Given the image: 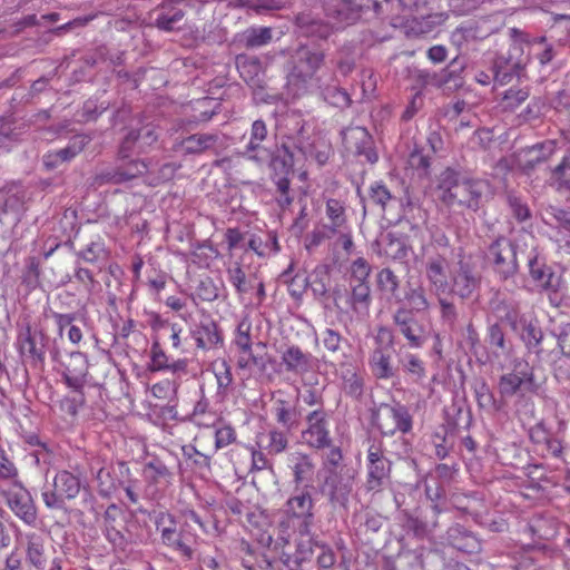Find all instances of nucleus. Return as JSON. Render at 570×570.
Wrapping results in <instances>:
<instances>
[{
    "instance_id": "nucleus-30",
    "label": "nucleus",
    "mask_w": 570,
    "mask_h": 570,
    "mask_svg": "<svg viewBox=\"0 0 570 570\" xmlns=\"http://www.w3.org/2000/svg\"><path fill=\"white\" fill-rule=\"evenodd\" d=\"M144 473L146 478L154 483H170L173 479L171 471L157 458L146 463Z\"/></svg>"
},
{
    "instance_id": "nucleus-56",
    "label": "nucleus",
    "mask_w": 570,
    "mask_h": 570,
    "mask_svg": "<svg viewBox=\"0 0 570 570\" xmlns=\"http://www.w3.org/2000/svg\"><path fill=\"white\" fill-rule=\"evenodd\" d=\"M547 214L554 219L557 224L570 230V210L557 206H549Z\"/></svg>"
},
{
    "instance_id": "nucleus-36",
    "label": "nucleus",
    "mask_w": 570,
    "mask_h": 570,
    "mask_svg": "<svg viewBox=\"0 0 570 570\" xmlns=\"http://www.w3.org/2000/svg\"><path fill=\"white\" fill-rule=\"evenodd\" d=\"M227 274L228 281L234 285L238 294H245L253 287L252 281L246 278L239 264L228 268Z\"/></svg>"
},
{
    "instance_id": "nucleus-43",
    "label": "nucleus",
    "mask_w": 570,
    "mask_h": 570,
    "mask_svg": "<svg viewBox=\"0 0 570 570\" xmlns=\"http://www.w3.org/2000/svg\"><path fill=\"white\" fill-rule=\"evenodd\" d=\"M343 389L348 395L358 397L363 392V379L356 372L347 370L343 375Z\"/></svg>"
},
{
    "instance_id": "nucleus-53",
    "label": "nucleus",
    "mask_w": 570,
    "mask_h": 570,
    "mask_svg": "<svg viewBox=\"0 0 570 570\" xmlns=\"http://www.w3.org/2000/svg\"><path fill=\"white\" fill-rule=\"evenodd\" d=\"M235 441V431L230 426H222L215 431V449H223Z\"/></svg>"
},
{
    "instance_id": "nucleus-61",
    "label": "nucleus",
    "mask_w": 570,
    "mask_h": 570,
    "mask_svg": "<svg viewBox=\"0 0 570 570\" xmlns=\"http://www.w3.org/2000/svg\"><path fill=\"white\" fill-rule=\"evenodd\" d=\"M404 368L407 373L414 375L417 380L425 375V370L422 361L415 355H407L404 363Z\"/></svg>"
},
{
    "instance_id": "nucleus-57",
    "label": "nucleus",
    "mask_w": 570,
    "mask_h": 570,
    "mask_svg": "<svg viewBox=\"0 0 570 570\" xmlns=\"http://www.w3.org/2000/svg\"><path fill=\"white\" fill-rule=\"evenodd\" d=\"M322 336L323 345L327 351L337 352L340 350L342 336L338 332L332 328H326Z\"/></svg>"
},
{
    "instance_id": "nucleus-62",
    "label": "nucleus",
    "mask_w": 570,
    "mask_h": 570,
    "mask_svg": "<svg viewBox=\"0 0 570 570\" xmlns=\"http://www.w3.org/2000/svg\"><path fill=\"white\" fill-rule=\"evenodd\" d=\"M268 136V129L264 120H255L249 130V139L255 141H265Z\"/></svg>"
},
{
    "instance_id": "nucleus-23",
    "label": "nucleus",
    "mask_w": 570,
    "mask_h": 570,
    "mask_svg": "<svg viewBox=\"0 0 570 570\" xmlns=\"http://www.w3.org/2000/svg\"><path fill=\"white\" fill-rule=\"evenodd\" d=\"M529 273L532 281L542 289H556L559 283L558 277L547 264L534 256L529 259Z\"/></svg>"
},
{
    "instance_id": "nucleus-37",
    "label": "nucleus",
    "mask_w": 570,
    "mask_h": 570,
    "mask_svg": "<svg viewBox=\"0 0 570 570\" xmlns=\"http://www.w3.org/2000/svg\"><path fill=\"white\" fill-rule=\"evenodd\" d=\"M474 394L480 407L488 411L495 410L494 396L484 381L480 380L475 382Z\"/></svg>"
},
{
    "instance_id": "nucleus-39",
    "label": "nucleus",
    "mask_w": 570,
    "mask_h": 570,
    "mask_svg": "<svg viewBox=\"0 0 570 570\" xmlns=\"http://www.w3.org/2000/svg\"><path fill=\"white\" fill-rule=\"evenodd\" d=\"M488 342L490 346L497 348V351H494L497 356L508 354L509 347L507 345L504 334L498 324H493L489 327Z\"/></svg>"
},
{
    "instance_id": "nucleus-11",
    "label": "nucleus",
    "mask_w": 570,
    "mask_h": 570,
    "mask_svg": "<svg viewBox=\"0 0 570 570\" xmlns=\"http://www.w3.org/2000/svg\"><path fill=\"white\" fill-rule=\"evenodd\" d=\"M88 364L87 360L81 353H72L70 355V363L66 366L63 377L67 385L75 392L79 393L72 399L71 412L76 413V404H83L82 387L87 382Z\"/></svg>"
},
{
    "instance_id": "nucleus-29",
    "label": "nucleus",
    "mask_w": 570,
    "mask_h": 570,
    "mask_svg": "<svg viewBox=\"0 0 570 570\" xmlns=\"http://www.w3.org/2000/svg\"><path fill=\"white\" fill-rule=\"evenodd\" d=\"M517 333L520 335L528 350L534 351L537 354L540 352L539 345L543 338V334L537 323L525 320L521 323L520 331Z\"/></svg>"
},
{
    "instance_id": "nucleus-41",
    "label": "nucleus",
    "mask_w": 570,
    "mask_h": 570,
    "mask_svg": "<svg viewBox=\"0 0 570 570\" xmlns=\"http://www.w3.org/2000/svg\"><path fill=\"white\" fill-rule=\"evenodd\" d=\"M405 299L412 311L423 312L429 308V302L425 295V289L421 286L411 288L405 294Z\"/></svg>"
},
{
    "instance_id": "nucleus-21",
    "label": "nucleus",
    "mask_w": 570,
    "mask_h": 570,
    "mask_svg": "<svg viewBox=\"0 0 570 570\" xmlns=\"http://www.w3.org/2000/svg\"><path fill=\"white\" fill-rule=\"evenodd\" d=\"M147 170V165L139 160H132L125 167L111 169L101 173L96 177V183L101 186L104 184H121L131 180Z\"/></svg>"
},
{
    "instance_id": "nucleus-33",
    "label": "nucleus",
    "mask_w": 570,
    "mask_h": 570,
    "mask_svg": "<svg viewBox=\"0 0 570 570\" xmlns=\"http://www.w3.org/2000/svg\"><path fill=\"white\" fill-rule=\"evenodd\" d=\"M272 40V29L267 27L252 28L244 33L246 48H258Z\"/></svg>"
},
{
    "instance_id": "nucleus-63",
    "label": "nucleus",
    "mask_w": 570,
    "mask_h": 570,
    "mask_svg": "<svg viewBox=\"0 0 570 570\" xmlns=\"http://www.w3.org/2000/svg\"><path fill=\"white\" fill-rule=\"evenodd\" d=\"M184 17V13L180 10L175 11L171 16L161 14L157 19V26L163 30H173L175 24L180 21Z\"/></svg>"
},
{
    "instance_id": "nucleus-50",
    "label": "nucleus",
    "mask_w": 570,
    "mask_h": 570,
    "mask_svg": "<svg viewBox=\"0 0 570 570\" xmlns=\"http://www.w3.org/2000/svg\"><path fill=\"white\" fill-rule=\"evenodd\" d=\"M324 97L331 105L338 108H345L351 105V98L347 92L338 88H328Z\"/></svg>"
},
{
    "instance_id": "nucleus-32",
    "label": "nucleus",
    "mask_w": 570,
    "mask_h": 570,
    "mask_svg": "<svg viewBox=\"0 0 570 570\" xmlns=\"http://www.w3.org/2000/svg\"><path fill=\"white\" fill-rule=\"evenodd\" d=\"M551 181L558 190L570 193V153L552 170Z\"/></svg>"
},
{
    "instance_id": "nucleus-22",
    "label": "nucleus",
    "mask_w": 570,
    "mask_h": 570,
    "mask_svg": "<svg viewBox=\"0 0 570 570\" xmlns=\"http://www.w3.org/2000/svg\"><path fill=\"white\" fill-rule=\"evenodd\" d=\"M553 153L554 142L544 141L523 149L518 156V163L523 170L529 171L548 160Z\"/></svg>"
},
{
    "instance_id": "nucleus-31",
    "label": "nucleus",
    "mask_w": 570,
    "mask_h": 570,
    "mask_svg": "<svg viewBox=\"0 0 570 570\" xmlns=\"http://www.w3.org/2000/svg\"><path fill=\"white\" fill-rule=\"evenodd\" d=\"M264 141H255L248 139L242 156L250 161L262 166L267 164L272 158V151L263 145Z\"/></svg>"
},
{
    "instance_id": "nucleus-2",
    "label": "nucleus",
    "mask_w": 570,
    "mask_h": 570,
    "mask_svg": "<svg viewBox=\"0 0 570 570\" xmlns=\"http://www.w3.org/2000/svg\"><path fill=\"white\" fill-rule=\"evenodd\" d=\"M323 51L308 47H299L293 56V68L288 75V86L293 87L296 95L308 89L314 82L317 70L324 62Z\"/></svg>"
},
{
    "instance_id": "nucleus-1",
    "label": "nucleus",
    "mask_w": 570,
    "mask_h": 570,
    "mask_svg": "<svg viewBox=\"0 0 570 570\" xmlns=\"http://www.w3.org/2000/svg\"><path fill=\"white\" fill-rule=\"evenodd\" d=\"M487 185L481 180L460 179L452 169H445L439 176L438 198L449 207H466L476 210Z\"/></svg>"
},
{
    "instance_id": "nucleus-5",
    "label": "nucleus",
    "mask_w": 570,
    "mask_h": 570,
    "mask_svg": "<svg viewBox=\"0 0 570 570\" xmlns=\"http://www.w3.org/2000/svg\"><path fill=\"white\" fill-rule=\"evenodd\" d=\"M53 489L42 493L45 504L50 509H62L66 500H73L80 492L79 476L67 470L59 471L52 483Z\"/></svg>"
},
{
    "instance_id": "nucleus-45",
    "label": "nucleus",
    "mask_w": 570,
    "mask_h": 570,
    "mask_svg": "<svg viewBox=\"0 0 570 570\" xmlns=\"http://www.w3.org/2000/svg\"><path fill=\"white\" fill-rule=\"evenodd\" d=\"M326 215L334 228L341 227L344 222V206L337 199H328L326 203Z\"/></svg>"
},
{
    "instance_id": "nucleus-12",
    "label": "nucleus",
    "mask_w": 570,
    "mask_h": 570,
    "mask_svg": "<svg viewBox=\"0 0 570 570\" xmlns=\"http://www.w3.org/2000/svg\"><path fill=\"white\" fill-rule=\"evenodd\" d=\"M353 489V478L342 471L328 469L321 488L333 504L345 507Z\"/></svg>"
},
{
    "instance_id": "nucleus-6",
    "label": "nucleus",
    "mask_w": 570,
    "mask_h": 570,
    "mask_svg": "<svg viewBox=\"0 0 570 570\" xmlns=\"http://www.w3.org/2000/svg\"><path fill=\"white\" fill-rule=\"evenodd\" d=\"M305 421L306 428L302 431V442L314 450L331 448L332 439L325 411L317 407L306 415Z\"/></svg>"
},
{
    "instance_id": "nucleus-7",
    "label": "nucleus",
    "mask_w": 570,
    "mask_h": 570,
    "mask_svg": "<svg viewBox=\"0 0 570 570\" xmlns=\"http://www.w3.org/2000/svg\"><path fill=\"white\" fill-rule=\"evenodd\" d=\"M10 510L28 525H35L37 509L31 494L20 484L14 483L1 492Z\"/></svg>"
},
{
    "instance_id": "nucleus-52",
    "label": "nucleus",
    "mask_w": 570,
    "mask_h": 570,
    "mask_svg": "<svg viewBox=\"0 0 570 570\" xmlns=\"http://www.w3.org/2000/svg\"><path fill=\"white\" fill-rule=\"evenodd\" d=\"M407 163L411 168L419 170L422 174H425L428 168L430 167L429 157L417 148L411 151Z\"/></svg>"
},
{
    "instance_id": "nucleus-40",
    "label": "nucleus",
    "mask_w": 570,
    "mask_h": 570,
    "mask_svg": "<svg viewBox=\"0 0 570 570\" xmlns=\"http://www.w3.org/2000/svg\"><path fill=\"white\" fill-rule=\"evenodd\" d=\"M377 285L381 291L395 296L399 289V278L390 268H383L377 274Z\"/></svg>"
},
{
    "instance_id": "nucleus-35",
    "label": "nucleus",
    "mask_w": 570,
    "mask_h": 570,
    "mask_svg": "<svg viewBox=\"0 0 570 570\" xmlns=\"http://www.w3.org/2000/svg\"><path fill=\"white\" fill-rule=\"evenodd\" d=\"M529 97L528 88H510L501 99V106L505 110H514L523 104Z\"/></svg>"
},
{
    "instance_id": "nucleus-59",
    "label": "nucleus",
    "mask_w": 570,
    "mask_h": 570,
    "mask_svg": "<svg viewBox=\"0 0 570 570\" xmlns=\"http://www.w3.org/2000/svg\"><path fill=\"white\" fill-rule=\"evenodd\" d=\"M287 443H288L287 438L283 432L272 431L269 433V443H268L269 452L281 453L286 449Z\"/></svg>"
},
{
    "instance_id": "nucleus-27",
    "label": "nucleus",
    "mask_w": 570,
    "mask_h": 570,
    "mask_svg": "<svg viewBox=\"0 0 570 570\" xmlns=\"http://www.w3.org/2000/svg\"><path fill=\"white\" fill-rule=\"evenodd\" d=\"M353 312L361 318L368 315L371 305V289L367 283H357L352 286L351 297L348 299Z\"/></svg>"
},
{
    "instance_id": "nucleus-25",
    "label": "nucleus",
    "mask_w": 570,
    "mask_h": 570,
    "mask_svg": "<svg viewBox=\"0 0 570 570\" xmlns=\"http://www.w3.org/2000/svg\"><path fill=\"white\" fill-rule=\"evenodd\" d=\"M190 335L196 341L197 347L202 350L210 348L220 341L218 327L209 318L202 321L195 328H191Z\"/></svg>"
},
{
    "instance_id": "nucleus-14",
    "label": "nucleus",
    "mask_w": 570,
    "mask_h": 570,
    "mask_svg": "<svg viewBox=\"0 0 570 570\" xmlns=\"http://www.w3.org/2000/svg\"><path fill=\"white\" fill-rule=\"evenodd\" d=\"M489 256L493 261L495 271L504 278L517 269L515 250L512 243L504 238H498L489 248Z\"/></svg>"
},
{
    "instance_id": "nucleus-51",
    "label": "nucleus",
    "mask_w": 570,
    "mask_h": 570,
    "mask_svg": "<svg viewBox=\"0 0 570 570\" xmlns=\"http://www.w3.org/2000/svg\"><path fill=\"white\" fill-rule=\"evenodd\" d=\"M371 266L364 258L355 259L351 265V275L357 283H367Z\"/></svg>"
},
{
    "instance_id": "nucleus-58",
    "label": "nucleus",
    "mask_w": 570,
    "mask_h": 570,
    "mask_svg": "<svg viewBox=\"0 0 570 570\" xmlns=\"http://www.w3.org/2000/svg\"><path fill=\"white\" fill-rule=\"evenodd\" d=\"M136 136H138L137 148L141 151L157 140V135L150 126H145L136 131Z\"/></svg>"
},
{
    "instance_id": "nucleus-20",
    "label": "nucleus",
    "mask_w": 570,
    "mask_h": 570,
    "mask_svg": "<svg viewBox=\"0 0 570 570\" xmlns=\"http://www.w3.org/2000/svg\"><path fill=\"white\" fill-rule=\"evenodd\" d=\"M282 363L287 372L303 375L314 367L315 358L311 353L304 352L299 346H288L282 354Z\"/></svg>"
},
{
    "instance_id": "nucleus-44",
    "label": "nucleus",
    "mask_w": 570,
    "mask_h": 570,
    "mask_svg": "<svg viewBox=\"0 0 570 570\" xmlns=\"http://www.w3.org/2000/svg\"><path fill=\"white\" fill-rule=\"evenodd\" d=\"M196 535H186L184 530H180L179 538L169 548L177 551L181 557L190 560L194 556L193 544Z\"/></svg>"
},
{
    "instance_id": "nucleus-15",
    "label": "nucleus",
    "mask_w": 570,
    "mask_h": 570,
    "mask_svg": "<svg viewBox=\"0 0 570 570\" xmlns=\"http://www.w3.org/2000/svg\"><path fill=\"white\" fill-rule=\"evenodd\" d=\"M480 276L474 268L465 261L458 262L451 278V289L462 298L470 297L479 287Z\"/></svg>"
},
{
    "instance_id": "nucleus-60",
    "label": "nucleus",
    "mask_w": 570,
    "mask_h": 570,
    "mask_svg": "<svg viewBox=\"0 0 570 570\" xmlns=\"http://www.w3.org/2000/svg\"><path fill=\"white\" fill-rule=\"evenodd\" d=\"M96 479L98 482L99 493L104 497L109 495L114 488L110 472L104 468H100L97 472Z\"/></svg>"
},
{
    "instance_id": "nucleus-47",
    "label": "nucleus",
    "mask_w": 570,
    "mask_h": 570,
    "mask_svg": "<svg viewBox=\"0 0 570 570\" xmlns=\"http://www.w3.org/2000/svg\"><path fill=\"white\" fill-rule=\"evenodd\" d=\"M523 383V379L514 373L503 375L499 383L500 393L502 395H513Z\"/></svg>"
},
{
    "instance_id": "nucleus-38",
    "label": "nucleus",
    "mask_w": 570,
    "mask_h": 570,
    "mask_svg": "<svg viewBox=\"0 0 570 570\" xmlns=\"http://www.w3.org/2000/svg\"><path fill=\"white\" fill-rule=\"evenodd\" d=\"M213 371L217 381L219 391L225 392L233 383L230 366L222 360L213 364Z\"/></svg>"
},
{
    "instance_id": "nucleus-19",
    "label": "nucleus",
    "mask_w": 570,
    "mask_h": 570,
    "mask_svg": "<svg viewBox=\"0 0 570 570\" xmlns=\"http://www.w3.org/2000/svg\"><path fill=\"white\" fill-rule=\"evenodd\" d=\"M345 147L357 155H364L370 163L377 160V155L371 150V136L363 127L347 128L343 131Z\"/></svg>"
},
{
    "instance_id": "nucleus-26",
    "label": "nucleus",
    "mask_w": 570,
    "mask_h": 570,
    "mask_svg": "<svg viewBox=\"0 0 570 570\" xmlns=\"http://www.w3.org/2000/svg\"><path fill=\"white\" fill-rule=\"evenodd\" d=\"M289 463L296 484H302L312 480L315 471V464L308 454L293 452L289 454Z\"/></svg>"
},
{
    "instance_id": "nucleus-3",
    "label": "nucleus",
    "mask_w": 570,
    "mask_h": 570,
    "mask_svg": "<svg viewBox=\"0 0 570 570\" xmlns=\"http://www.w3.org/2000/svg\"><path fill=\"white\" fill-rule=\"evenodd\" d=\"M524 47H527V45L514 41L510 46L507 55H501L495 59L492 76L484 71H479L475 75V80L481 85H489L493 77L500 85L508 83L529 61V56L525 55Z\"/></svg>"
},
{
    "instance_id": "nucleus-17",
    "label": "nucleus",
    "mask_w": 570,
    "mask_h": 570,
    "mask_svg": "<svg viewBox=\"0 0 570 570\" xmlns=\"http://www.w3.org/2000/svg\"><path fill=\"white\" fill-rule=\"evenodd\" d=\"M313 499L307 491L291 497L284 508V513L288 518L302 520L301 532L307 533L313 520Z\"/></svg>"
},
{
    "instance_id": "nucleus-42",
    "label": "nucleus",
    "mask_w": 570,
    "mask_h": 570,
    "mask_svg": "<svg viewBox=\"0 0 570 570\" xmlns=\"http://www.w3.org/2000/svg\"><path fill=\"white\" fill-rule=\"evenodd\" d=\"M235 344L243 354H250L252 338H250V323L242 321L237 326Z\"/></svg>"
},
{
    "instance_id": "nucleus-49",
    "label": "nucleus",
    "mask_w": 570,
    "mask_h": 570,
    "mask_svg": "<svg viewBox=\"0 0 570 570\" xmlns=\"http://www.w3.org/2000/svg\"><path fill=\"white\" fill-rule=\"evenodd\" d=\"M384 253L393 259H401L406 256V248L401 239L387 235L386 243L384 244Z\"/></svg>"
},
{
    "instance_id": "nucleus-18",
    "label": "nucleus",
    "mask_w": 570,
    "mask_h": 570,
    "mask_svg": "<svg viewBox=\"0 0 570 570\" xmlns=\"http://www.w3.org/2000/svg\"><path fill=\"white\" fill-rule=\"evenodd\" d=\"M425 274L431 287L438 294L450 293L453 269H450L449 262L444 257L438 256L429 259Z\"/></svg>"
},
{
    "instance_id": "nucleus-10",
    "label": "nucleus",
    "mask_w": 570,
    "mask_h": 570,
    "mask_svg": "<svg viewBox=\"0 0 570 570\" xmlns=\"http://www.w3.org/2000/svg\"><path fill=\"white\" fill-rule=\"evenodd\" d=\"M376 424L383 434L393 435L396 432H409L412 428V419L404 406L385 405L376 415Z\"/></svg>"
},
{
    "instance_id": "nucleus-46",
    "label": "nucleus",
    "mask_w": 570,
    "mask_h": 570,
    "mask_svg": "<svg viewBox=\"0 0 570 570\" xmlns=\"http://www.w3.org/2000/svg\"><path fill=\"white\" fill-rule=\"evenodd\" d=\"M507 200L515 219L524 222L531 217L528 205L520 197L509 194Z\"/></svg>"
},
{
    "instance_id": "nucleus-24",
    "label": "nucleus",
    "mask_w": 570,
    "mask_h": 570,
    "mask_svg": "<svg viewBox=\"0 0 570 570\" xmlns=\"http://www.w3.org/2000/svg\"><path fill=\"white\" fill-rule=\"evenodd\" d=\"M446 540L453 548L466 553H476L481 550L480 541L460 525L448 530Z\"/></svg>"
},
{
    "instance_id": "nucleus-4",
    "label": "nucleus",
    "mask_w": 570,
    "mask_h": 570,
    "mask_svg": "<svg viewBox=\"0 0 570 570\" xmlns=\"http://www.w3.org/2000/svg\"><path fill=\"white\" fill-rule=\"evenodd\" d=\"M374 341L375 347L368 360L371 371L375 377L389 380L395 374L392 364L394 335L391 330L380 327Z\"/></svg>"
},
{
    "instance_id": "nucleus-16",
    "label": "nucleus",
    "mask_w": 570,
    "mask_h": 570,
    "mask_svg": "<svg viewBox=\"0 0 570 570\" xmlns=\"http://www.w3.org/2000/svg\"><path fill=\"white\" fill-rule=\"evenodd\" d=\"M393 320L411 347L416 348L423 345L426 340L424 326L415 320L411 311L399 308Z\"/></svg>"
},
{
    "instance_id": "nucleus-9",
    "label": "nucleus",
    "mask_w": 570,
    "mask_h": 570,
    "mask_svg": "<svg viewBox=\"0 0 570 570\" xmlns=\"http://www.w3.org/2000/svg\"><path fill=\"white\" fill-rule=\"evenodd\" d=\"M391 462L383 455L379 444H371L367 450V480L370 491H380L389 481Z\"/></svg>"
},
{
    "instance_id": "nucleus-13",
    "label": "nucleus",
    "mask_w": 570,
    "mask_h": 570,
    "mask_svg": "<svg viewBox=\"0 0 570 570\" xmlns=\"http://www.w3.org/2000/svg\"><path fill=\"white\" fill-rule=\"evenodd\" d=\"M272 401L271 411L277 423L287 430L296 428L301 416L297 410V399L277 391L273 394Z\"/></svg>"
},
{
    "instance_id": "nucleus-8",
    "label": "nucleus",
    "mask_w": 570,
    "mask_h": 570,
    "mask_svg": "<svg viewBox=\"0 0 570 570\" xmlns=\"http://www.w3.org/2000/svg\"><path fill=\"white\" fill-rule=\"evenodd\" d=\"M18 548L24 553L26 561L36 570H45L49 556L46 538L38 532H20L17 537Z\"/></svg>"
},
{
    "instance_id": "nucleus-64",
    "label": "nucleus",
    "mask_w": 570,
    "mask_h": 570,
    "mask_svg": "<svg viewBox=\"0 0 570 570\" xmlns=\"http://www.w3.org/2000/svg\"><path fill=\"white\" fill-rule=\"evenodd\" d=\"M138 136H136V131L131 130L128 132V135L125 137L124 141L121 142L119 154L122 158H127L130 156V154L134 151V147L137 145Z\"/></svg>"
},
{
    "instance_id": "nucleus-54",
    "label": "nucleus",
    "mask_w": 570,
    "mask_h": 570,
    "mask_svg": "<svg viewBox=\"0 0 570 570\" xmlns=\"http://www.w3.org/2000/svg\"><path fill=\"white\" fill-rule=\"evenodd\" d=\"M170 358L156 343L151 347V370L161 371L166 370L169 365Z\"/></svg>"
},
{
    "instance_id": "nucleus-55",
    "label": "nucleus",
    "mask_w": 570,
    "mask_h": 570,
    "mask_svg": "<svg viewBox=\"0 0 570 570\" xmlns=\"http://www.w3.org/2000/svg\"><path fill=\"white\" fill-rule=\"evenodd\" d=\"M197 295L205 302H213L218 297V289L214 282L207 278L199 283Z\"/></svg>"
},
{
    "instance_id": "nucleus-34",
    "label": "nucleus",
    "mask_w": 570,
    "mask_h": 570,
    "mask_svg": "<svg viewBox=\"0 0 570 570\" xmlns=\"http://www.w3.org/2000/svg\"><path fill=\"white\" fill-rule=\"evenodd\" d=\"M89 141L90 138L87 135H77L71 139L67 147L61 148L56 153L62 163L69 161L81 153Z\"/></svg>"
},
{
    "instance_id": "nucleus-48",
    "label": "nucleus",
    "mask_w": 570,
    "mask_h": 570,
    "mask_svg": "<svg viewBox=\"0 0 570 570\" xmlns=\"http://www.w3.org/2000/svg\"><path fill=\"white\" fill-rule=\"evenodd\" d=\"M392 195L390 190L381 183H374L370 187V200L384 208L387 202H390Z\"/></svg>"
},
{
    "instance_id": "nucleus-28",
    "label": "nucleus",
    "mask_w": 570,
    "mask_h": 570,
    "mask_svg": "<svg viewBox=\"0 0 570 570\" xmlns=\"http://www.w3.org/2000/svg\"><path fill=\"white\" fill-rule=\"evenodd\" d=\"M218 136L215 134H195L183 141V147L188 154H200L216 146Z\"/></svg>"
}]
</instances>
